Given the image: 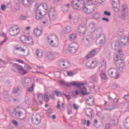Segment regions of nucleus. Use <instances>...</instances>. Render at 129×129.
<instances>
[{
    "instance_id": "obj_1",
    "label": "nucleus",
    "mask_w": 129,
    "mask_h": 129,
    "mask_svg": "<svg viewBox=\"0 0 129 129\" xmlns=\"http://www.w3.org/2000/svg\"><path fill=\"white\" fill-rule=\"evenodd\" d=\"M70 85H73L74 86H77L78 88H80L81 89V92L78 90H77L74 92H72V95L74 97L75 96H78V95H80V94H82V95H86L87 94H89V92H87V89L84 87V83H80L77 82H73L70 83Z\"/></svg>"
},
{
    "instance_id": "obj_2",
    "label": "nucleus",
    "mask_w": 129,
    "mask_h": 129,
    "mask_svg": "<svg viewBox=\"0 0 129 129\" xmlns=\"http://www.w3.org/2000/svg\"><path fill=\"white\" fill-rule=\"evenodd\" d=\"M48 6L47 4H41L39 6L35 11V19L38 21L43 19L47 14Z\"/></svg>"
},
{
    "instance_id": "obj_3",
    "label": "nucleus",
    "mask_w": 129,
    "mask_h": 129,
    "mask_svg": "<svg viewBox=\"0 0 129 129\" xmlns=\"http://www.w3.org/2000/svg\"><path fill=\"white\" fill-rule=\"evenodd\" d=\"M84 6V1L83 0H73L72 2V7L74 10L81 11L82 7Z\"/></svg>"
},
{
    "instance_id": "obj_4",
    "label": "nucleus",
    "mask_w": 129,
    "mask_h": 129,
    "mask_svg": "<svg viewBox=\"0 0 129 129\" xmlns=\"http://www.w3.org/2000/svg\"><path fill=\"white\" fill-rule=\"evenodd\" d=\"M12 71L16 73H20L22 75H25L27 73V71L25 70L23 67L17 64L13 63L12 64Z\"/></svg>"
},
{
    "instance_id": "obj_5",
    "label": "nucleus",
    "mask_w": 129,
    "mask_h": 129,
    "mask_svg": "<svg viewBox=\"0 0 129 129\" xmlns=\"http://www.w3.org/2000/svg\"><path fill=\"white\" fill-rule=\"evenodd\" d=\"M114 61H115V64L119 71L122 72L124 69V64L122 63L121 57L118 55H116L115 58H114Z\"/></svg>"
},
{
    "instance_id": "obj_6",
    "label": "nucleus",
    "mask_w": 129,
    "mask_h": 129,
    "mask_svg": "<svg viewBox=\"0 0 129 129\" xmlns=\"http://www.w3.org/2000/svg\"><path fill=\"white\" fill-rule=\"evenodd\" d=\"M108 74L111 78H114V79L119 78V74L117 69L115 68H110L108 71Z\"/></svg>"
},
{
    "instance_id": "obj_7",
    "label": "nucleus",
    "mask_w": 129,
    "mask_h": 129,
    "mask_svg": "<svg viewBox=\"0 0 129 129\" xmlns=\"http://www.w3.org/2000/svg\"><path fill=\"white\" fill-rule=\"evenodd\" d=\"M47 40L48 41L51 40L49 44L52 47H57L58 45H59V39H58V37L56 36V35H49L47 38Z\"/></svg>"
},
{
    "instance_id": "obj_8",
    "label": "nucleus",
    "mask_w": 129,
    "mask_h": 129,
    "mask_svg": "<svg viewBox=\"0 0 129 129\" xmlns=\"http://www.w3.org/2000/svg\"><path fill=\"white\" fill-rule=\"evenodd\" d=\"M78 49H79V45L77 43L73 42L69 45V50L70 53L74 54L78 51Z\"/></svg>"
},
{
    "instance_id": "obj_9",
    "label": "nucleus",
    "mask_w": 129,
    "mask_h": 129,
    "mask_svg": "<svg viewBox=\"0 0 129 129\" xmlns=\"http://www.w3.org/2000/svg\"><path fill=\"white\" fill-rule=\"evenodd\" d=\"M32 121L33 124L38 125L41 123L42 120V117L41 115L39 114H36V115H32L31 117Z\"/></svg>"
},
{
    "instance_id": "obj_10",
    "label": "nucleus",
    "mask_w": 129,
    "mask_h": 129,
    "mask_svg": "<svg viewBox=\"0 0 129 129\" xmlns=\"http://www.w3.org/2000/svg\"><path fill=\"white\" fill-rule=\"evenodd\" d=\"M98 70L102 72L106 69V61L105 59L103 58L101 60L100 62L97 64Z\"/></svg>"
},
{
    "instance_id": "obj_11",
    "label": "nucleus",
    "mask_w": 129,
    "mask_h": 129,
    "mask_svg": "<svg viewBox=\"0 0 129 129\" xmlns=\"http://www.w3.org/2000/svg\"><path fill=\"white\" fill-rule=\"evenodd\" d=\"M112 7L113 8L114 12L115 13H118L120 11V4L119 3V0H113Z\"/></svg>"
},
{
    "instance_id": "obj_12",
    "label": "nucleus",
    "mask_w": 129,
    "mask_h": 129,
    "mask_svg": "<svg viewBox=\"0 0 129 129\" xmlns=\"http://www.w3.org/2000/svg\"><path fill=\"white\" fill-rule=\"evenodd\" d=\"M22 83L24 87H30L32 84V80L29 78H24L22 80Z\"/></svg>"
},
{
    "instance_id": "obj_13",
    "label": "nucleus",
    "mask_w": 129,
    "mask_h": 129,
    "mask_svg": "<svg viewBox=\"0 0 129 129\" xmlns=\"http://www.w3.org/2000/svg\"><path fill=\"white\" fill-rule=\"evenodd\" d=\"M20 33V28L18 27L15 28V27H12L10 28L9 34L11 36H17Z\"/></svg>"
},
{
    "instance_id": "obj_14",
    "label": "nucleus",
    "mask_w": 129,
    "mask_h": 129,
    "mask_svg": "<svg viewBox=\"0 0 129 129\" xmlns=\"http://www.w3.org/2000/svg\"><path fill=\"white\" fill-rule=\"evenodd\" d=\"M48 17L51 21H54L57 19V12L56 10L52 9L48 13Z\"/></svg>"
},
{
    "instance_id": "obj_15",
    "label": "nucleus",
    "mask_w": 129,
    "mask_h": 129,
    "mask_svg": "<svg viewBox=\"0 0 129 129\" xmlns=\"http://www.w3.org/2000/svg\"><path fill=\"white\" fill-rule=\"evenodd\" d=\"M99 50L100 49L98 48L93 49L89 54L86 56V59H89V58H92V57L95 56V55H96V54L99 52Z\"/></svg>"
},
{
    "instance_id": "obj_16",
    "label": "nucleus",
    "mask_w": 129,
    "mask_h": 129,
    "mask_svg": "<svg viewBox=\"0 0 129 129\" xmlns=\"http://www.w3.org/2000/svg\"><path fill=\"white\" fill-rule=\"evenodd\" d=\"M128 13V9L127 8V6L126 5H124L122 6V9L121 12V16L123 18H125L126 16V14Z\"/></svg>"
},
{
    "instance_id": "obj_17",
    "label": "nucleus",
    "mask_w": 129,
    "mask_h": 129,
    "mask_svg": "<svg viewBox=\"0 0 129 129\" xmlns=\"http://www.w3.org/2000/svg\"><path fill=\"white\" fill-rule=\"evenodd\" d=\"M86 27L85 26H82V25L79 27L78 32L79 34H82L83 36L85 35V33H86Z\"/></svg>"
},
{
    "instance_id": "obj_18",
    "label": "nucleus",
    "mask_w": 129,
    "mask_h": 129,
    "mask_svg": "<svg viewBox=\"0 0 129 129\" xmlns=\"http://www.w3.org/2000/svg\"><path fill=\"white\" fill-rule=\"evenodd\" d=\"M97 40H99V44H100L101 45V44H103V43H104V41H105V35L102 34H99Z\"/></svg>"
},
{
    "instance_id": "obj_19",
    "label": "nucleus",
    "mask_w": 129,
    "mask_h": 129,
    "mask_svg": "<svg viewBox=\"0 0 129 129\" xmlns=\"http://www.w3.org/2000/svg\"><path fill=\"white\" fill-rule=\"evenodd\" d=\"M86 103L89 106H92L94 105V99L93 97H89V99L86 100Z\"/></svg>"
},
{
    "instance_id": "obj_20",
    "label": "nucleus",
    "mask_w": 129,
    "mask_h": 129,
    "mask_svg": "<svg viewBox=\"0 0 129 129\" xmlns=\"http://www.w3.org/2000/svg\"><path fill=\"white\" fill-rule=\"evenodd\" d=\"M17 114V116L20 119H25L26 118V114L23 113L22 111H18Z\"/></svg>"
},
{
    "instance_id": "obj_21",
    "label": "nucleus",
    "mask_w": 129,
    "mask_h": 129,
    "mask_svg": "<svg viewBox=\"0 0 129 129\" xmlns=\"http://www.w3.org/2000/svg\"><path fill=\"white\" fill-rule=\"evenodd\" d=\"M93 112V110H92L91 108H87L85 110V113L86 115L88 116V117H92Z\"/></svg>"
},
{
    "instance_id": "obj_22",
    "label": "nucleus",
    "mask_w": 129,
    "mask_h": 129,
    "mask_svg": "<svg viewBox=\"0 0 129 129\" xmlns=\"http://www.w3.org/2000/svg\"><path fill=\"white\" fill-rule=\"evenodd\" d=\"M81 10H82L85 14H91V10L87 8L86 7L83 6Z\"/></svg>"
},
{
    "instance_id": "obj_23",
    "label": "nucleus",
    "mask_w": 129,
    "mask_h": 129,
    "mask_svg": "<svg viewBox=\"0 0 129 129\" xmlns=\"http://www.w3.org/2000/svg\"><path fill=\"white\" fill-rule=\"evenodd\" d=\"M70 8V5L69 4L64 5L62 7V11L63 13H66L68 12Z\"/></svg>"
},
{
    "instance_id": "obj_24",
    "label": "nucleus",
    "mask_w": 129,
    "mask_h": 129,
    "mask_svg": "<svg viewBox=\"0 0 129 129\" xmlns=\"http://www.w3.org/2000/svg\"><path fill=\"white\" fill-rule=\"evenodd\" d=\"M34 33L36 37H40L42 35V30H39V28H36L34 30Z\"/></svg>"
},
{
    "instance_id": "obj_25",
    "label": "nucleus",
    "mask_w": 129,
    "mask_h": 129,
    "mask_svg": "<svg viewBox=\"0 0 129 129\" xmlns=\"http://www.w3.org/2000/svg\"><path fill=\"white\" fill-rule=\"evenodd\" d=\"M64 32L66 34H69L72 32V28L70 26H67L65 27Z\"/></svg>"
},
{
    "instance_id": "obj_26",
    "label": "nucleus",
    "mask_w": 129,
    "mask_h": 129,
    "mask_svg": "<svg viewBox=\"0 0 129 129\" xmlns=\"http://www.w3.org/2000/svg\"><path fill=\"white\" fill-rule=\"evenodd\" d=\"M70 67H71V63H70V61L64 59L63 68H70Z\"/></svg>"
},
{
    "instance_id": "obj_27",
    "label": "nucleus",
    "mask_w": 129,
    "mask_h": 129,
    "mask_svg": "<svg viewBox=\"0 0 129 129\" xmlns=\"http://www.w3.org/2000/svg\"><path fill=\"white\" fill-rule=\"evenodd\" d=\"M29 38V36H27L25 35H22L20 37V41L22 43H26L27 42V40H28V38Z\"/></svg>"
},
{
    "instance_id": "obj_28",
    "label": "nucleus",
    "mask_w": 129,
    "mask_h": 129,
    "mask_svg": "<svg viewBox=\"0 0 129 129\" xmlns=\"http://www.w3.org/2000/svg\"><path fill=\"white\" fill-rule=\"evenodd\" d=\"M1 36L5 37L4 40L0 43V45H3V44H5V43H6L7 41H8V37H7V35H6V34L4 32L2 33Z\"/></svg>"
},
{
    "instance_id": "obj_29",
    "label": "nucleus",
    "mask_w": 129,
    "mask_h": 129,
    "mask_svg": "<svg viewBox=\"0 0 129 129\" xmlns=\"http://www.w3.org/2000/svg\"><path fill=\"white\" fill-rule=\"evenodd\" d=\"M36 55L38 58H41L43 56V51L39 49H37L36 51Z\"/></svg>"
},
{
    "instance_id": "obj_30",
    "label": "nucleus",
    "mask_w": 129,
    "mask_h": 129,
    "mask_svg": "<svg viewBox=\"0 0 129 129\" xmlns=\"http://www.w3.org/2000/svg\"><path fill=\"white\" fill-rule=\"evenodd\" d=\"M77 38V35L76 33H72L70 35V41H74Z\"/></svg>"
},
{
    "instance_id": "obj_31",
    "label": "nucleus",
    "mask_w": 129,
    "mask_h": 129,
    "mask_svg": "<svg viewBox=\"0 0 129 129\" xmlns=\"http://www.w3.org/2000/svg\"><path fill=\"white\" fill-rule=\"evenodd\" d=\"M23 4L24 7H27L28 5H32V1L23 0Z\"/></svg>"
},
{
    "instance_id": "obj_32",
    "label": "nucleus",
    "mask_w": 129,
    "mask_h": 129,
    "mask_svg": "<svg viewBox=\"0 0 129 129\" xmlns=\"http://www.w3.org/2000/svg\"><path fill=\"white\" fill-rule=\"evenodd\" d=\"M27 44L28 45H34V41H33V38L31 37H29L26 40Z\"/></svg>"
},
{
    "instance_id": "obj_33",
    "label": "nucleus",
    "mask_w": 129,
    "mask_h": 129,
    "mask_svg": "<svg viewBox=\"0 0 129 129\" xmlns=\"http://www.w3.org/2000/svg\"><path fill=\"white\" fill-rule=\"evenodd\" d=\"M37 98L40 104H43V95L39 94L37 95Z\"/></svg>"
},
{
    "instance_id": "obj_34",
    "label": "nucleus",
    "mask_w": 129,
    "mask_h": 129,
    "mask_svg": "<svg viewBox=\"0 0 129 129\" xmlns=\"http://www.w3.org/2000/svg\"><path fill=\"white\" fill-rule=\"evenodd\" d=\"M100 76L101 79H103V80H106V79H107V76L106 75V73H101Z\"/></svg>"
},
{
    "instance_id": "obj_35",
    "label": "nucleus",
    "mask_w": 129,
    "mask_h": 129,
    "mask_svg": "<svg viewBox=\"0 0 129 129\" xmlns=\"http://www.w3.org/2000/svg\"><path fill=\"white\" fill-rule=\"evenodd\" d=\"M47 57L49 60H54V55L51 52H48L47 54Z\"/></svg>"
},
{
    "instance_id": "obj_36",
    "label": "nucleus",
    "mask_w": 129,
    "mask_h": 129,
    "mask_svg": "<svg viewBox=\"0 0 129 129\" xmlns=\"http://www.w3.org/2000/svg\"><path fill=\"white\" fill-rule=\"evenodd\" d=\"M34 87H35V84H32L30 87L27 89L28 92H33V91H34Z\"/></svg>"
},
{
    "instance_id": "obj_37",
    "label": "nucleus",
    "mask_w": 129,
    "mask_h": 129,
    "mask_svg": "<svg viewBox=\"0 0 129 129\" xmlns=\"http://www.w3.org/2000/svg\"><path fill=\"white\" fill-rule=\"evenodd\" d=\"M65 59H61L58 61V65L60 67H62L64 68V63Z\"/></svg>"
},
{
    "instance_id": "obj_38",
    "label": "nucleus",
    "mask_w": 129,
    "mask_h": 129,
    "mask_svg": "<svg viewBox=\"0 0 129 129\" xmlns=\"http://www.w3.org/2000/svg\"><path fill=\"white\" fill-rule=\"evenodd\" d=\"M119 46V43L116 41L113 42L111 44V46L112 47V48H113L114 47H118Z\"/></svg>"
},
{
    "instance_id": "obj_39",
    "label": "nucleus",
    "mask_w": 129,
    "mask_h": 129,
    "mask_svg": "<svg viewBox=\"0 0 129 129\" xmlns=\"http://www.w3.org/2000/svg\"><path fill=\"white\" fill-rule=\"evenodd\" d=\"M89 27L91 30H94L95 29V23L93 22L90 23Z\"/></svg>"
},
{
    "instance_id": "obj_40",
    "label": "nucleus",
    "mask_w": 129,
    "mask_h": 129,
    "mask_svg": "<svg viewBox=\"0 0 129 129\" xmlns=\"http://www.w3.org/2000/svg\"><path fill=\"white\" fill-rule=\"evenodd\" d=\"M91 79L93 80V81H94V82L97 81V74L93 75L91 77Z\"/></svg>"
},
{
    "instance_id": "obj_41",
    "label": "nucleus",
    "mask_w": 129,
    "mask_h": 129,
    "mask_svg": "<svg viewBox=\"0 0 129 129\" xmlns=\"http://www.w3.org/2000/svg\"><path fill=\"white\" fill-rule=\"evenodd\" d=\"M96 66V61H92L91 62V69H93V68H95Z\"/></svg>"
},
{
    "instance_id": "obj_42",
    "label": "nucleus",
    "mask_w": 129,
    "mask_h": 129,
    "mask_svg": "<svg viewBox=\"0 0 129 129\" xmlns=\"http://www.w3.org/2000/svg\"><path fill=\"white\" fill-rule=\"evenodd\" d=\"M44 100L45 102H48V101H49V100H50V99H49V95H48V94L45 93L44 94Z\"/></svg>"
},
{
    "instance_id": "obj_43",
    "label": "nucleus",
    "mask_w": 129,
    "mask_h": 129,
    "mask_svg": "<svg viewBox=\"0 0 129 129\" xmlns=\"http://www.w3.org/2000/svg\"><path fill=\"white\" fill-rule=\"evenodd\" d=\"M59 83H60V84H61V85H64V86H69V85H70V83L69 84H68L63 81H60Z\"/></svg>"
},
{
    "instance_id": "obj_44",
    "label": "nucleus",
    "mask_w": 129,
    "mask_h": 129,
    "mask_svg": "<svg viewBox=\"0 0 129 129\" xmlns=\"http://www.w3.org/2000/svg\"><path fill=\"white\" fill-rule=\"evenodd\" d=\"M3 96L5 98H9V91L5 90L4 91Z\"/></svg>"
},
{
    "instance_id": "obj_45",
    "label": "nucleus",
    "mask_w": 129,
    "mask_h": 129,
    "mask_svg": "<svg viewBox=\"0 0 129 129\" xmlns=\"http://www.w3.org/2000/svg\"><path fill=\"white\" fill-rule=\"evenodd\" d=\"M11 116H13L14 118L18 117V111L11 113Z\"/></svg>"
},
{
    "instance_id": "obj_46",
    "label": "nucleus",
    "mask_w": 129,
    "mask_h": 129,
    "mask_svg": "<svg viewBox=\"0 0 129 129\" xmlns=\"http://www.w3.org/2000/svg\"><path fill=\"white\" fill-rule=\"evenodd\" d=\"M100 17V15H99V13H95L94 15L93 18L95 20H97V19H99Z\"/></svg>"
},
{
    "instance_id": "obj_47",
    "label": "nucleus",
    "mask_w": 129,
    "mask_h": 129,
    "mask_svg": "<svg viewBox=\"0 0 129 129\" xmlns=\"http://www.w3.org/2000/svg\"><path fill=\"white\" fill-rule=\"evenodd\" d=\"M19 90H20V88L19 87H15L13 89V92L14 93H17V92H18V91H19Z\"/></svg>"
},
{
    "instance_id": "obj_48",
    "label": "nucleus",
    "mask_w": 129,
    "mask_h": 129,
    "mask_svg": "<svg viewBox=\"0 0 129 129\" xmlns=\"http://www.w3.org/2000/svg\"><path fill=\"white\" fill-rule=\"evenodd\" d=\"M104 15L105 16H107V17H110V16H111V13L108 11H104Z\"/></svg>"
},
{
    "instance_id": "obj_49",
    "label": "nucleus",
    "mask_w": 129,
    "mask_h": 129,
    "mask_svg": "<svg viewBox=\"0 0 129 129\" xmlns=\"http://www.w3.org/2000/svg\"><path fill=\"white\" fill-rule=\"evenodd\" d=\"M86 66H87V67H88V68H89V69H91V62L90 61H88V62H87L86 63Z\"/></svg>"
},
{
    "instance_id": "obj_50",
    "label": "nucleus",
    "mask_w": 129,
    "mask_h": 129,
    "mask_svg": "<svg viewBox=\"0 0 129 129\" xmlns=\"http://www.w3.org/2000/svg\"><path fill=\"white\" fill-rule=\"evenodd\" d=\"M124 123H125V125L126 126H127V125H126V123H129V117H127L124 120Z\"/></svg>"
},
{
    "instance_id": "obj_51",
    "label": "nucleus",
    "mask_w": 129,
    "mask_h": 129,
    "mask_svg": "<svg viewBox=\"0 0 129 129\" xmlns=\"http://www.w3.org/2000/svg\"><path fill=\"white\" fill-rule=\"evenodd\" d=\"M106 54H107V58H108V59H110L111 55V52H110L109 50H108Z\"/></svg>"
},
{
    "instance_id": "obj_52",
    "label": "nucleus",
    "mask_w": 129,
    "mask_h": 129,
    "mask_svg": "<svg viewBox=\"0 0 129 129\" xmlns=\"http://www.w3.org/2000/svg\"><path fill=\"white\" fill-rule=\"evenodd\" d=\"M62 95H64V96H65V97H66V98H67V99H68V100H70V95H67L65 93H62Z\"/></svg>"
},
{
    "instance_id": "obj_53",
    "label": "nucleus",
    "mask_w": 129,
    "mask_h": 129,
    "mask_svg": "<svg viewBox=\"0 0 129 129\" xmlns=\"http://www.w3.org/2000/svg\"><path fill=\"white\" fill-rule=\"evenodd\" d=\"M67 75L68 76H73V75H74V74L71 71H69L67 72Z\"/></svg>"
},
{
    "instance_id": "obj_54",
    "label": "nucleus",
    "mask_w": 129,
    "mask_h": 129,
    "mask_svg": "<svg viewBox=\"0 0 129 129\" xmlns=\"http://www.w3.org/2000/svg\"><path fill=\"white\" fill-rule=\"evenodd\" d=\"M104 109V110H109V111H111V110H112L113 109H114V107H112L111 108H108V107H105Z\"/></svg>"
},
{
    "instance_id": "obj_55",
    "label": "nucleus",
    "mask_w": 129,
    "mask_h": 129,
    "mask_svg": "<svg viewBox=\"0 0 129 129\" xmlns=\"http://www.w3.org/2000/svg\"><path fill=\"white\" fill-rule=\"evenodd\" d=\"M16 50H20V51H22V52H25L26 51V49H24V48H22L21 47H17L16 48Z\"/></svg>"
},
{
    "instance_id": "obj_56",
    "label": "nucleus",
    "mask_w": 129,
    "mask_h": 129,
    "mask_svg": "<svg viewBox=\"0 0 129 129\" xmlns=\"http://www.w3.org/2000/svg\"><path fill=\"white\" fill-rule=\"evenodd\" d=\"M118 53L119 55H123V52H122V50L121 49H119L118 50Z\"/></svg>"
},
{
    "instance_id": "obj_57",
    "label": "nucleus",
    "mask_w": 129,
    "mask_h": 129,
    "mask_svg": "<svg viewBox=\"0 0 129 129\" xmlns=\"http://www.w3.org/2000/svg\"><path fill=\"white\" fill-rule=\"evenodd\" d=\"M86 40L88 43L90 42V40H91V37L90 36H88V37L86 38Z\"/></svg>"
},
{
    "instance_id": "obj_58",
    "label": "nucleus",
    "mask_w": 129,
    "mask_h": 129,
    "mask_svg": "<svg viewBox=\"0 0 129 129\" xmlns=\"http://www.w3.org/2000/svg\"><path fill=\"white\" fill-rule=\"evenodd\" d=\"M47 113H49V114H51V113L53 112V110H52V109H48L47 110Z\"/></svg>"
},
{
    "instance_id": "obj_59",
    "label": "nucleus",
    "mask_w": 129,
    "mask_h": 129,
    "mask_svg": "<svg viewBox=\"0 0 129 129\" xmlns=\"http://www.w3.org/2000/svg\"><path fill=\"white\" fill-rule=\"evenodd\" d=\"M15 3L16 5H20L21 1L20 0H14Z\"/></svg>"
},
{
    "instance_id": "obj_60",
    "label": "nucleus",
    "mask_w": 129,
    "mask_h": 129,
    "mask_svg": "<svg viewBox=\"0 0 129 129\" xmlns=\"http://www.w3.org/2000/svg\"><path fill=\"white\" fill-rule=\"evenodd\" d=\"M126 125L127 126L125 125V123H124V126L125 128L129 129V123H127Z\"/></svg>"
},
{
    "instance_id": "obj_61",
    "label": "nucleus",
    "mask_w": 129,
    "mask_h": 129,
    "mask_svg": "<svg viewBox=\"0 0 129 129\" xmlns=\"http://www.w3.org/2000/svg\"><path fill=\"white\" fill-rule=\"evenodd\" d=\"M12 123H13V124H14V125H18V121L15 120H12Z\"/></svg>"
},
{
    "instance_id": "obj_62",
    "label": "nucleus",
    "mask_w": 129,
    "mask_h": 129,
    "mask_svg": "<svg viewBox=\"0 0 129 129\" xmlns=\"http://www.w3.org/2000/svg\"><path fill=\"white\" fill-rule=\"evenodd\" d=\"M26 19H27V17H26V16H21L20 17V20H26Z\"/></svg>"
},
{
    "instance_id": "obj_63",
    "label": "nucleus",
    "mask_w": 129,
    "mask_h": 129,
    "mask_svg": "<svg viewBox=\"0 0 129 129\" xmlns=\"http://www.w3.org/2000/svg\"><path fill=\"white\" fill-rule=\"evenodd\" d=\"M1 10H2V11H6V5H2L1 7Z\"/></svg>"
},
{
    "instance_id": "obj_64",
    "label": "nucleus",
    "mask_w": 129,
    "mask_h": 129,
    "mask_svg": "<svg viewBox=\"0 0 129 129\" xmlns=\"http://www.w3.org/2000/svg\"><path fill=\"white\" fill-rule=\"evenodd\" d=\"M106 129H110V125L109 124H106L105 125Z\"/></svg>"
}]
</instances>
